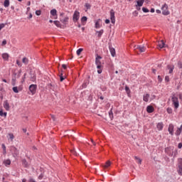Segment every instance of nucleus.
<instances>
[{"label": "nucleus", "instance_id": "bb28decb", "mask_svg": "<svg viewBox=\"0 0 182 182\" xmlns=\"http://www.w3.org/2000/svg\"><path fill=\"white\" fill-rule=\"evenodd\" d=\"M3 163L6 166V167H8V166H11V159H6L4 161Z\"/></svg>", "mask_w": 182, "mask_h": 182}, {"label": "nucleus", "instance_id": "2f4dec72", "mask_svg": "<svg viewBox=\"0 0 182 182\" xmlns=\"http://www.w3.org/2000/svg\"><path fill=\"white\" fill-rule=\"evenodd\" d=\"M22 62L24 63V65H28V63H29V60L26 57H24L22 59Z\"/></svg>", "mask_w": 182, "mask_h": 182}, {"label": "nucleus", "instance_id": "e2e57ef3", "mask_svg": "<svg viewBox=\"0 0 182 182\" xmlns=\"http://www.w3.org/2000/svg\"><path fill=\"white\" fill-rule=\"evenodd\" d=\"M29 182H36V181H35L33 178H30Z\"/></svg>", "mask_w": 182, "mask_h": 182}, {"label": "nucleus", "instance_id": "473e14b6", "mask_svg": "<svg viewBox=\"0 0 182 182\" xmlns=\"http://www.w3.org/2000/svg\"><path fill=\"white\" fill-rule=\"evenodd\" d=\"M125 91L127 92V95L130 97V88L128 86H125Z\"/></svg>", "mask_w": 182, "mask_h": 182}, {"label": "nucleus", "instance_id": "f8f14e48", "mask_svg": "<svg viewBox=\"0 0 182 182\" xmlns=\"http://www.w3.org/2000/svg\"><path fill=\"white\" fill-rule=\"evenodd\" d=\"M60 21L63 23V25H68V22H69V17L65 16V18H60Z\"/></svg>", "mask_w": 182, "mask_h": 182}, {"label": "nucleus", "instance_id": "ddd939ff", "mask_svg": "<svg viewBox=\"0 0 182 182\" xmlns=\"http://www.w3.org/2000/svg\"><path fill=\"white\" fill-rule=\"evenodd\" d=\"M109 49L112 58H114V56H116V50L114 49V48H112V46H109Z\"/></svg>", "mask_w": 182, "mask_h": 182}, {"label": "nucleus", "instance_id": "774afa93", "mask_svg": "<svg viewBox=\"0 0 182 182\" xmlns=\"http://www.w3.org/2000/svg\"><path fill=\"white\" fill-rule=\"evenodd\" d=\"M155 11V10H154V9H151V11H150V12H151V14H154V12Z\"/></svg>", "mask_w": 182, "mask_h": 182}, {"label": "nucleus", "instance_id": "423d86ee", "mask_svg": "<svg viewBox=\"0 0 182 182\" xmlns=\"http://www.w3.org/2000/svg\"><path fill=\"white\" fill-rule=\"evenodd\" d=\"M28 89L31 95H35V93H36V90L38 89V85L32 84L29 86Z\"/></svg>", "mask_w": 182, "mask_h": 182}, {"label": "nucleus", "instance_id": "e433bc0d", "mask_svg": "<svg viewBox=\"0 0 182 182\" xmlns=\"http://www.w3.org/2000/svg\"><path fill=\"white\" fill-rule=\"evenodd\" d=\"M87 17L86 16H82L81 18V22L83 23V22H87Z\"/></svg>", "mask_w": 182, "mask_h": 182}, {"label": "nucleus", "instance_id": "2eb2a0df", "mask_svg": "<svg viewBox=\"0 0 182 182\" xmlns=\"http://www.w3.org/2000/svg\"><path fill=\"white\" fill-rule=\"evenodd\" d=\"M50 14L52 16H56L55 19H58V11H56V9H53L50 10Z\"/></svg>", "mask_w": 182, "mask_h": 182}, {"label": "nucleus", "instance_id": "0eeeda50", "mask_svg": "<svg viewBox=\"0 0 182 182\" xmlns=\"http://www.w3.org/2000/svg\"><path fill=\"white\" fill-rule=\"evenodd\" d=\"M79 18H80V13L79 11H75L73 16V22H77V21H79Z\"/></svg>", "mask_w": 182, "mask_h": 182}, {"label": "nucleus", "instance_id": "20e7f679", "mask_svg": "<svg viewBox=\"0 0 182 182\" xmlns=\"http://www.w3.org/2000/svg\"><path fill=\"white\" fill-rule=\"evenodd\" d=\"M171 100L173 102V105H174L175 109H178V106H180L178 103V97H176V95H173Z\"/></svg>", "mask_w": 182, "mask_h": 182}, {"label": "nucleus", "instance_id": "13d9d810", "mask_svg": "<svg viewBox=\"0 0 182 182\" xmlns=\"http://www.w3.org/2000/svg\"><path fill=\"white\" fill-rule=\"evenodd\" d=\"M2 46H5L6 45V40H4L1 43Z\"/></svg>", "mask_w": 182, "mask_h": 182}, {"label": "nucleus", "instance_id": "58836bf2", "mask_svg": "<svg viewBox=\"0 0 182 182\" xmlns=\"http://www.w3.org/2000/svg\"><path fill=\"white\" fill-rule=\"evenodd\" d=\"M82 52H83V48H79V49L77 50V56L80 55V53H82Z\"/></svg>", "mask_w": 182, "mask_h": 182}, {"label": "nucleus", "instance_id": "a19ab883", "mask_svg": "<svg viewBox=\"0 0 182 182\" xmlns=\"http://www.w3.org/2000/svg\"><path fill=\"white\" fill-rule=\"evenodd\" d=\"M166 112L168 113V114H171V113H173V109H171L170 107H168Z\"/></svg>", "mask_w": 182, "mask_h": 182}, {"label": "nucleus", "instance_id": "338daca9", "mask_svg": "<svg viewBox=\"0 0 182 182\" xmlns=\"http://www.w3.org/2000/svg\"><path fill=\"white\" fill-rule=\"evenodd\" d=\"M105 23H110V20L106 19L105 20Z\"/></svg>", "mask_w": 182, "mask_h": 182}, {"label": "nucleus", "instance_id": "603ef678", "mask_svg": "<svg viewBox=\"0 0 182 182\" xmlns=\"http://www.w3.org/2000/svg\"><path fill=\"white\" fill-rule=\"evenodd\" d=\"M85 8H87V9H90V4L87 3V4H85Z\"/></svg>", "mask_w": 182, "mask_h": 182}, {"label": "nucleus", "instance_id": "680f3d73", "mask_svg": "<svg viewBox=\"0 0 182 182\" xmlns=\"http://www.w3.org/2000/svg\"><path fill=\"white\" fill-rule=\"evenodd\" d=\"M182 148V143H179L178 144V149H181Z\"/></svg>", "mask_w": 182, "mask_h": 182}, {"label": "nucleus", "instance_id": "7c9ffc66", "mask_svg": "<svg viewBox=\"0 0 182 182\" xmlns=\"http://www.w3.org/2000/svg\"><path fill=\"white\" fill-rule=\"evenodd\" d=\"M137 6H143V4H144V0H138L136 1Z\"/></svg>", "mask_w": 182, "mask_h": 182}, {"label": "nucleus", "instance_id": "69168bd1", "mask_svg": "<svg viewBox=\"0 0 182 182\" xmlns=\"http://www.w3.org/2000/svg\"><path fill=\"white\" fill-rule=\"evenodd\" d=\"M178 97L181 100H182V94L181 93L178 94Z\"/></svg>", "mask_w": 182, "mask_h": 182}, {"label": "nucleus", "instance_id": "4c0bfd02", "mask_svg": "<svg viewBox=\"0 0 182 182\" xmlns=\"http://www.w3.org/2000/svg\"><path fill=\"white\" fill-rule=\"evenodd\" d=\"M109 116L111 120L113 119V110H112V109H111V110L109 112Z\"/></svg>", "mask_w": 182, "mask_h": 182}, {"label": "nucleus", "instance_id": "7ed1b4c3", "mask_svg": "<svg viewBox=\"0 0 182 182\" xmlns=\"http://www.w3.org/2000/svg\"><path fill=\"white\" fill-rule=\"evenodd\" d=\"M10 151L13 157H18V156L19 155V151L14 146L10 147Z\"/></svg>", "mask_w": 182, "mask_h": 182}, {"label": "nucleus", "instance_id": "5fc2aeb1", "mask_svg": "<svg viewBox=\"0 0 182 182\" xmlns=\"http://www.w3.org/2000/svg\"><path fill=\"white\" fill-rule=\"evenodd\" d=\"M1 147L4 150V151H6V146H5V144H2Z\"/></svg>", "mask_w": 182, "mask_h": 182}, {"label": "nucleus", "instance_id": "72a5a7b5", "mask_svg": "<svg viewBox=\"0 0 182 182\" xmlns=\"http://www.w3.org/2000/svg\"><path fill=\"white\" fill-rule=\"evenodd\" d=\"M9 0H5L4 2V6L5 8H8V6H9Z\"/></svg>", "mask_w": 182, "mask_h": 182}, {"label": "nucleus", "instance_id": "cd10ccee", "mask_svg": "<svg viewBox=\"0 0 182 182\" xmlns=\"http://www.w3.org/2000/svg\"><path fill=\"white\" fill-rule=\"evenodd\" d=\"M8 113L7 112H4V109H0V116L1 117H6Z\"/></svg>", "mask_w": 182, "mask_h": 182}, {"label": "nucleus", "instance_id": "f3484780", "mask_svg": "<svg viewBox=\"0 0 182 182\" xmlns=\"http://www.w3.org/2000/svg\"><path fill=\"white\" fill-rule=\"evenodd\" d=\"M135 49H138V50H139V52H146V47H144V46H136L135 47Z\"/></svg>", "mask_w": 182, "mask_h": 182}, {"label": "nucleus", "instance_id": "a18cd8bd", "mask_svg": "<svg viewBox=\"0 0 182 182\" xmlns=\"http://www.w3.org/2000/svg\"><path fill=\"white\" fill-rule=\"evenodd\" d=\"M178 68L179 69H182V63H181V61L178 62Z\"/></svg>", "mask_w": 182, "mask_h": 182}, {"label": "nucleus", "instance_id": "6e6552de", "mask_svg": "<svg viewBox=\"0 0 182 182\" xmlns=\"http://www.w3.org/2000/svg\"><path fill=\"white\" fill-rule=\"evenodd\" d=\"M110 20L112 23H116V17L114 16V10L112 9L110 11Z\"/></svg>", "mask_w": 182, "mask_h": 182}, {"label": "nucleus", "instance_id": "f03ea898", "mask_svg": "<svg viewBox=\"0 0 182 182\" xmlns=\"http://www.w3.org/2000/svg\"><path fill=\"white\" fill-rule=\"evenodd\" d=\"M174 147L173 146H168L165 149V153L169 156V157H173L174 154Z\"/></svg>", "mask_w": 182, "mask_h": 182}, {"label": "nucleus", "instance_id": "c03bdc74", "mask_svg": "<svg viewBox=\"0 0 182 182\" xmlns=\"http://www.w3.org/2000/svg\"><path fill=\"white\" fill-rule=\"evenodd\" d=\"M9 137H10V139H11V140L12 141V140H14V134H12V133H9Z\"/></svg>", "mask_w": 182, "mask_h": 182}, {"label": "nucleus", "instance_id": "37998d69", "mask_svg": "<svg viewBox=\"0 0 182 182\" xmlns=\"http://www.w3.org/2000/svg\"><path fill=\"white\" fill-rule=\"evenodd\" d=\"M41 14H42L41 10L36 11V15H37V16H41Z\"/></svg>", "mask_w": 182, "mask_h": 182}, {"label": "nucleus", "instance_id": "4468645a", "mask_svg": "<svg viewBox=\"0 0 182 182\" xmlns=\"http://www.w3.org/2000/svg\"><path fill=\"white\" fill-rule=\"evenodd\" d=\"M21 163H22L23 167H25V168H29V163H28V161H26V159H23L21 160Z\"/></svg>", "mask_w": 182, "mask_h": 182}, {"label": "nucleus", "instance_id": "b1692460", "mask_svg": "<svg viewBox=\"0 0 182 182\" xmlns=\"http://www.w3.org/2000/svg\"><path fill=\"white\" fill-rule=\"evenodd\" d=\"M156 127L159 131L163 130V127H164L163 122L158 123L156 125Z\"/></svg>", "mask_w": 182, "mask_h": 182}, {"label": "nucleus", "instance_id": "4be33fe9", "mask_svg": "<svg viewBox=\"0 0 182 182\" xmlns=\"http://www.w3.org/2000/svg\"><path fill=\"white\" fill-rule=\"evenodd\" d=\"M96 65H97V68L98 69V70H97V73H98L99 75H100V73H102V64H96Z\"/></svg>", "mask_w": 182, "mask_h": 182}, {"label": "nucleus", "instance_id": "052dcab7", "mask_svg": "<svg viewBox=\"0 0 182 182\" xmlns=\"http://www.w3.org/2000/svg\"><path fill=\"white\" fill-rule=\"evenodd\" d=\"M39 180H42V178H43V173H41L39 176H38Z\"/></svg>", "mask_w": 182, "mask_h": 182}, {"label": "nucleus", "instance_id": "79ce46f5", "mask_svg": "<svg viewBox=\"0 0 182 182\" xmlns=\"http://www.w3.org/2000/svg\"><path fill=\"white\" fill-rule=\"evenodd\" d=\"M135 160H138V164H141V159L137 156H134Z\"/></svg>", "mask_w": 182, "mask_h": 182}, {"label": "nucleus", "instance_id": "a878e982", "mask_svg": "<svg viewBox=\"0 0 182 182\" xmlns=\"http://www.w3.org/2000/svg\"><path fill=\"white\" fill-rule=\"evenodd\" d=\"M64 79H66L65 76H63V70H61V72L60 73V80L62 82Z\"/></svg>", "mask_w": 182, "mask_h": 182}, {"label": "nucleus", "instance_id": "1a4fd4ad", "mask_svg": "<svg viewBox=\"0 0 182 182\" xmlns=\"http://www.w3.org/2000/svg\"><path fill=\"white\" fill-rule=\"evenodd\" d=\"M3 106L6 112H9V110H11V106L9 105V102H8V100L4 102Z\"/></svg>", "mask_w": 182, "mask_h": 182}, {"label": "nucleus", "instance_id": "09e8293b", "mask_svg": "<svg viewBox=\"0 0 182 182\" xmlns=\"http://www.w3.org/2000/svg\"><path fill=\"white\" fill-rule=\"evenodd\" d=\"M165 82H170V77H168V75L165 77Z\"/></svg>", "mask_w": 182, "mask_h": 182}, {"label": "nucleus", "instance_id": "c756f323", "mask_svg": "<svg viewBox=\"0 0 182 182\" xmlns=\"http://www.w3.org/2000/svg\"><path fill=\"white\" fill-rule=\"evenodd\" d=\"M112 164V162L110 161H107L105 165L102 166L104 168H107V167H110V165Z\"/></svg>", "mask_w": 182, "mask_h": 182}, {"label": "nucleus", "instance_id": "f257e3e1", "mask_svg": "<svg viewBox=\"0 0 182 182\" xmlns=\"http://www.w3.org/2000/svg\"><path fill=\"white\" fill-rule=\"evenodd\" d=\"M162 14L167 16V15H170V11H168V6L167 4H164L161 7Z\"/></svg>", "mask_w": 182, "mask_h": 182}, {"label": "nucleus", "instance_id": "ea45409f", "mask_svg": "<svg viewBox=\"0 0 182 182\" xmlns=\"http://www.w3.org/2000/svg\"><path fill=\"white\" fill-rule=\"evenodd\" d=\"M13 92H14V93H19V90H18V87H14Z\"/></svg>", "mask_w": 182, "mask_h": 182}, {"label": "nucleus", "instance_id": "9b49d317", "mask_svg": "<svg viewBox=\"0 0 182 182\" xmlns=\"http://www.w3.org/2000/svg\"><path fill=\"white\" fill-rule=\"evenodd\" d=\"M101 59L102 56L97 54L95 58V65H102V61H100Z\"/></svg>", "mask_w": 182, "mask_h": 182}, {"label": "nucleus", "instance_id": "6ab92c4d", "mask_svg": "<svg viewBox=\"0 0 182 182\" xmlns=\"http://www.w3.org/2000/svg\"><path fill=\"white\" fill-rule=\"evenodd\" d=\"M53 23L57 26V28H60L61 29L63 28V25H62L59 21H54Z\"/></svg>", "mask_w": 182, "mask_h": 182}, {"label": "nucleus", "instance_id": "c85d7f7f", "mask_svg": "<svg viewBox=\"0 0 182 182\" xmlns=\"http://www.w3.org/2000/svg\"><path fill=\"white\" fill-rule=\"evenodd\" d=\"M100 18H99L98 20L96 21L95 22V28L96 29H99V28H100Z\"/></svg>", "mask_w": 182, "mask_h": 182}, {"label": "nucleus", "instance_id": "3c124183", "mask_svg": "<svg viewBox=\"0 0 182 182\" xmlns=\"http://www.w3.org/2000/svg\"><path fill=\"white\" fill-rule=\"evenodd\" d=\"M62 68L64 69V70H66V69H68V65H66V64H63Z\"/></svg>", "mask_w": 182, "mask_h": 182}, {"label": "nucleus", "instance_id": "864d4df0", "mask_svg": "<svg viewBox=\"0 0 182 182\" xmlns=\"http://www.w3.org/2000/svg\"><path fill=\"white\" fill-rule=\"evenodd\" d=\"M132 14L134 16H137V15H139V12L137 11H134Z\"/></svg>", "mask_w": 182, "mask_h": 182}, {"label": "nucleus", "instance_id": "412c9836", "mask_svg": "<svg viewBox=\"0 0 182 182\" xmlns=\"http://www.w3.org/2000/svg\"><path fill=\"white\" fill-rule=\"evenodd\" d=\"M164 45H165L164 41H163V40H161V41H159L158 43V46H159V48H160V49H163V48H164Z\"/></svg>", "mask_w": 182, "mask_h": 182}, {"label": "nucleus", "instance_id": "de8ad7c7", "mask_svg": "<svg viewBox=\"0 0 182 182\" xmlns=\"http://www.w3.org/2000/svg\"><path fill=\"white\" fill-rule=\"evenodd\" d=\"M16 65H18V66H19L20 68L22 67V63L20 62L19 60H16Z\"/></svg>", "mask_w": 182, "mask_h": 182}, {"label": "nucleus", "instance_id": "6e6d98bb", "mask_svg": "<svg viewBox=\"0 0 182 182\" xmlns=\"http://www.w3.org/2000/svg\"><path fill=\"white\" fill-rule=\"evenodd\" d=\"M25 79H26V73L24 74L23 77H22V82H25Z\"/></svg>", "mask_w": 182, "mask_h": 182}, {"label": "nucleus", "instance_id": "4d7b16f0", "mask_svg": "<svg viewBox=\"0 0 182 182\" xmlns=\"http://www.w3.org/2000/svg\"><path fill=\"white\" fill-rule=\"evenodd\" d=\"M51 119L53 120V122H55V120H56V117H55V115L53 114H50Z\"/></svg>", "mask_w": 182, "mask_h": 182}, {"label": "nucleus", "instance_id": "393cba45", "mask_svg": "<svg viewBox=\"0 0 182 182\" xmlns=\"http://www.w3.org/2000/svg\"><path fill=\"white\" fill-rule=\"evenodd\" d=\"M2 58L4 60H9V54L8 53H3Z\"/></svg>", "mask_w": 182, "mask_h": 182}, {"label": "nucleus", "instance_id": "0e129e2a", "mask_svg": "<svg viewBox=\"0 0 182 182\" xmlns=\"http://www.w3.org/2000/svg\"><path fill=\"white\" fill-rule=\"evenodd\" d=\"M156 14H161V11H160L159 9H156Z\"/></svg>", "mask_w": 182, "mask_h": 182}, {"label": "nucleus", "instance_id": "aec40b11", "mask_svg": "<svg viewBox=\"0 0 182 182\" xmlns=\"http://www.w3.org/2000/svg\"><path fill=\"white\" fill-rule=\"evenodd\" d=\"M149 99H150V95L149 94H146L143 95V100L144 102H149Z\"/></svg>", "mask_w": 182, "mask_h": 182}, {"label": "nucleus", "instance_id": "c9c22d12", "mask_svg": "<svg viewBox=\"0 0 182 182\" xmlns=\"http://www.w3.org/2000/svg\"><path fill=\"white\" fill-rule=\"evenodd\" d=\"M16 84V77L12 78V80H11L12 86H15Z\"/></svg>", "mask_w": 182, "mask_h": 182}, {"label": "nucleus", "instance_id": "39448f33", "mask_svg": "<svg viewBox=\"0 0 182 182\" xmlns=\"http://www.w3.org/2000/svg\"><path fill=\"white\" fill-rule=\"evenodd\" d=\"M178 173L182 176V158L178 159Z\"/></svg>", "mask_w": 182, "mask_h": 182}, {"label": "nucleus", "instance_id": "bf43d9fd", "mask_svg": "<svg viewBox=\"0 0 182 182\" xmlns=\"http://www.w3.org/2000/svg\"><path fill=\"white\" fill-rule=\"evenodd\" d=\"M158 80H159V82H162L163 79L161 78V76H160V75L158 76Z\"/></svg>", "mask_w": 182, "mask_h": 182}, {"label": "nucleus", "instance_id": "f704fd0d", "mask_svg": "<svg viewBox=\"0 0 182 182\" xmlns=\"http://www.w3.org/2000/svg\"><path fill=\"white\" fill-rule=\"evenodd\" d=\"M103 32H105L103 29L100 30V31H97V33H98V38H102V36L103 35Z\"/></svg>", "mask_w": 182, "mask_h": 182}, {"label": "nucleus", "instance_id": "dca6fc26", "mask_svg": "<svg viewBox=\"0 0 182 182\" xmlns=\"http://www.w3.org/2000/svg\"><path fill=\"white\" fill-rule=\"evenodd\" d=\"M147 113H153L154 112V107L152 105H148L146 107Z\"/></svg>", "mask_w": 182, "mask_h": 182}, {"label": "nucleus", "instance_id": "49530a36", "mask_svg": "<svg viewBox=\"0 0 182 182\" xmlns=\"http://www.w3.org/2000/svg\"><path fill=\"white\" fill-rule=\"evenodd\" d=\"M142 11L143 12H144L145 14H147V12H149V9L146 7H143L142 8Z\"/></svg>", "mask_w": 182, "mask_h": 182}, {"label": "nucleus", "instance_id": "9d476101", "mask_svg": "<svg viewBox=\"0 0 182 182\" xmlns=\"http://www.w3.org/2000/svg\"><path fill=\"white\" fill-rule=\"evenodd\" d=\"M168 132L171 136H173L174 134V125L170 124L168 128Z\"/></svg>", "mask_w": 182, "mask_h": 182}, {"label": "nucleus", "instance_id": "8fccbe9b", "mask_svg": "<svg viewBox=\"0 0 182 182\" xmlns=\"http://www.w3.org/2000/svg\"><path fill=\"white\" fill-rule=\"evenodd\" d=\"M4 28H5V24H4V23H1V24H0V31H1L2 29H4Z\"/></svg>", "mask_w": 182, "mask_h": 182}, {"label": "nucleus", "instance_id": "5701e85b", "mask_svg": "<svg viewBox=\"0 0 182 182\" xmlns=\"http://www.w3.org/2000/svg\"><path fill=\"white\" fill-rule=\"evenodd\" d=\"M31 77L30 80L31 82H35L36 80V75L35 74H32V72H30Z\"/></svg>", "mask_w": 182, "mask_h": 182}, {"label": "nucleus", "instance_id": "a211bd4d", "mask_svg": "<svg viewBox=\"0 0 182 182\" xmlns=\"http://www.w3.org/2000/svg\"><path fill=\"white\" fill-rule=\"evenodd\" d=\"M166 69L168 70V73H173V70H174V65H168L166 67Z\"/></svg>", "mask_w": 182, "mask_h": 182}]
</instances>
